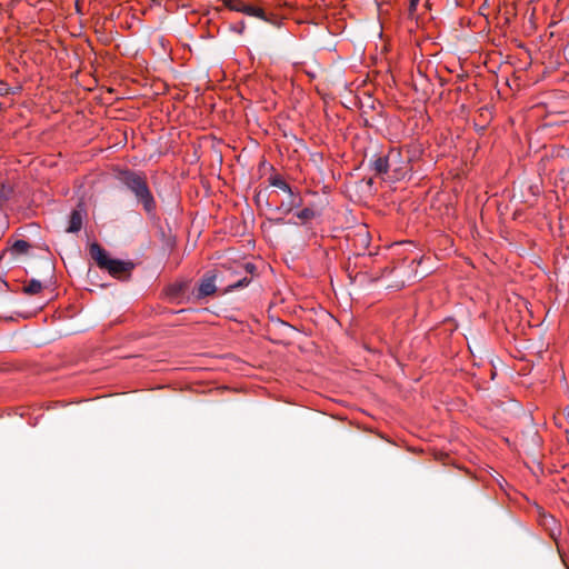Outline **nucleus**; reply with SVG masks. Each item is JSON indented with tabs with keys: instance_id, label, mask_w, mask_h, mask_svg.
Segmentation results:
<instances>
[{
	"instance_id": "obj_21",
	"label": "nucleus",
	"mask_w": 569,
	"mask_h": 569,
	"mask_svg": "<svg viewBox=\"0 0 569 569\" xmlns=\"http://www.w3.org/2000/svg\"><path fill=\"white\" fill-rule=\"evenodd\" d=\"M244 269L248 273H252V271L256 269V267L252 263H247Z\"/></svg>"
},
{
	"instance_id": "obj_16",
	"label": "nucleus",
	"mask_w": 569,
	"mask_h": 569,
	"mask_svg": "<svg viewBox=\"0 0 569 569\" xmlns=\"http://www.w3.org/2000/svg\"><path fill=\"white\" fill-rule=\"evenodd\" d=\"M30 248V244L26 240H17L12 249L18 253H26Z\"/></svg>"
},
{
	"instance_id": "obj_23",
	"label": "nucleus",
	"mask_w": 569,
	"mask_h": 569,
	"mask_svg": "<svg viewBox=\"0 0 569 569\" xmlns=\"http://www.w3.org/2000/svg\"><path fill=\"white\" fill-rule=\"evenodd\" d=\"M547 520H550V521L555 522V518L552 516H545V522Z\"/></svg>"
},
{
	"instance_id": "obj_5",
	"label": "nucleus",
	"mask_w": 569,
	"mask_h": 569,
	"mask_svg": "<svg viewBox=\"0 0 569 569\" xmlns=\"http://www.w3.org/2000/svg\"><path fill=\"white\" fill-rule=\"evenodd\" d=\"M287 200L281 201V203L277 207V211L289 214L293 209L302 206V198L299 191H291V193H287Z\"/></svg>"
},
{
	"instance_id": "obj_22",
	"label": "nucleus",
	"mask_w": 569,
	"mask_h": 569,
	"mask_svg": "<svg viewBox=\"0 0 569 569\" xmlns=\"http://www.w3.org/2000/svg\"><path fill=\"white\" fill-rule=\"evenodd\" d=\"M273 222H274L276 224H281V223H283L284 221H283V219H282V218H278V219H274V220H273Z\"/></svg>"
},
{
	"instance_id": "obj_11",
	"label": "nucleus",
	"mask_w": 569,
	"mask_h": 569,
	"mask_svg": "<svg viewBox=\"0 0 569 569\" xmlns=\"http://www.w3.org/2000/svg\"><path fill=\"white\" fill-rule=\"evenodd\" d=\"M268 180L271 186L279 188L286 193H291V191H293L280 174H272Z\"/></svg>"
},
{
	"instance_id": "obj_3",
	"label": "nucleus",
	"mask_w": 569,
	"mask_h": 569,
	"mask_svg": "<svg viewBox=\"0 0 569 569\" xmlns=\"http://www.w3.org/2000/svg\"><path fill=\"white\" fill-rule=\"evenodd\" d=\"M217 273L213 271L207 272L200 281L197 291V299H203L206 297L212 296L217 291L216 287Z\"/></svg>"
},
{
	"instance_id": "obj_13",
	"label": "nucleus",
	"mask_w": 569,
	"mask_h": 569,
	"mask_svg": "<svg viewBox=\"0 0 569 569\" xmlns=\"http://www.w3.org/2000/svg\"><path fill=\"white\" fill-rule=\"evenodd\" d=\"M251 279L252 278L250 276H244L240 279L233 280L229 282L228 286L224 288V292L247 287L251 282Z\"/></svg>"
},
{
	"instance_id": "obj_1",
	"label": "nucleus",
	"mask_w": 569,
	"mask_h": 569,
	"mask_svg": "<svg viewBox=\"0 0 569 569\" xmlns=\"http://www.w3.org/2000/svg\"><path fill=\"white\" fill-rule=\"evenodd\" d=\"M117 180L134 197L137 203L141 204L149 217L156 216L157 201L143 171L121 169L117 173Z\"/></svg>"
},
{
	"instance_id": "obj_20",
	"label": "nucleus",
	"mask_w": 569,
	"mask_h": 569,
	"mask_svg": "<svg viewBox=\"0 0 569 569\" xmlns=\"http://www.w3.org/2000/svg\"><path fill=\"white\" fill-rule=\"evenodd\" d=\"M20 91H21V87L20 86H18V87H11L10 86V94L14 96V94H18Z\"/></svg>"
},
{
	"instance_id": "obj_14",
	"label": "nucleus",
	"mask_w": 569,
	"mask_h": 569,
	"mask_svg": "<svg viewBox=\"0 0 569 569\" xmlns=\"http://www.w3.org/2000/svg\"><path fill=\"white\" fill-rule=\"evenodd\" d=\"M42 290V283L37 279H31L24 287L23 292L27 295H37Z\"/></svg>"
},
{
	"instance_id": "obj_7",
	"label": "nucleus",
	"mask_w": 569,
	"mask_h": 569,
	"mask_svg": "<svg viewBox=\"0 0 569 569\" xmlns=\"http://www.w3.org/2000/svg\"><path fill=\"white\" fill-rule=\"evenodd\" d=\"M86 211L82 206L79 204L77 209H73L69 217V226L67 232L77 233L81 230Z\"/></svg>"
},
{
	"instance_id": "obj_9",
	"label": "nucleus",
	"mask_w": 569,
	"mask_h": 569,
	"mask_svg": "<svg viewBox=\"0 0 569 569\" xmlns=\"http://www.w3.org/2000/svg\"><path fill=\"white\" fill-rule=\"evenodd\" d=\"M14 193L13 186L7 181H0V210L7 204Z\"/></svg>"
},
{
	"instance_id": "obj_6",
	"label": "nucleus",
	"mask_w": 569,
	"mask_h": 569,
	"mask_svg": "<svg viewBox=\"0 0 569 569\" xmlns=\"http://www.w3.org/2000/svg\"><path fill=\"white\" fill-rule=\"evenodd\" d=\"M387 159L391 168L390 171H392L395 173L393 177L398 179L400 176L403 174V161L401 151L397 148L390 149L387 153Z\"/></svg>"
},
{
	"instance_id": "obj_15",
	"label": "nucleus",
	"mask_w": 569,
	"mask_h": 569,
	"mask_svg": "<svg viewBox=\"0 0 569 569\" xmlns=\"http://www.w3.org/2000/svg\"><path fill=\"white\" fill-rule=\"evenodd\" d=\"M224 7L231 11L241 12L243 10L244 2L242 0H220Z\"/></svg>"
},
{
	"instance_id": "obj_19",
	"label": "nucleus",
	"mask_w": 569,
	"mask_h": 569,
	"mask_svg": "<svg viewBox=\"0 0 569 569\" xmlns=\"http://www.w3.org/2000/svg\"><path fill=\"white\" fill-rule=\"evenodd\" d=\"M420 0H410L409 2V8H408V13L410 17H413L416 10H417V6L419 3Z\"/></svg>"
},
{
	"instance_id": "obj_8",
	"label": "nucleus",
	"mask_w": 569,
	"mask_h": 569,
	"mask_svg": "<svg viewBox=\"0 0 569 569\" xmlns=\"http://www.w3.org/2000/svg\"><path fill=\"white\" fill-rule=\"evenodd\" d=\"M370 168L376 172V174L382 176L390 172V166L387 159V154L378 156L370 161Z\"/></svg>"
},
{
	"instance_id": "obj_4",
	"label": "nucleus",
	"mask_w": 569,
	"mask_h": 569,
	"mask_svg": "<svg viewBox=\"0 0 569 569\" xmlns=\"http://www.w3.org/2000/svg\"><path fill=\"white\" fill-rule=\"evenodd\" d=\"M189 283L188 280H183L169 284L166 289L167 297L171 301L181 302L188 291Z\"/></svg>"
},
{
	"instance_id": "obj_24",
	"label": "nucleus",
	"mask_w": 569,
	"mask_h": 569,
	"mask_svg": "<svg viewBox=\"0 0 569 569\" xmlns=\"http://www.w3.org/2000/svg\"><path fill=\"white\" fill-rule=\"evenodd\" d=\"M153 3H158L159 0H151Z\"/></svg>"
},
{
	"instance_id": "obj_12",
	"label": "nucleus",
	"mask_w": 569,
	"mask_h": 569,
	"mask_svg": "<svg viewBox=\"0 0 569 569\" xmlns=\"http://www.w3.org/2000/svg\"><path fill=\"white\" fill-rule=\"evenodd\" d=\"M319 214H320V212L316 211L315 209H312L310 207H306L296 213L297 218L299 220H301V222H303V223L315 219Z\"/></svg>"
},
{
	"instance_id": "obj_2",
	"label": "nucleus",
	"mask_w": 569,
	"mask_h": 569,
	"mask_svg": "<svg viewBox=\"0 0 569 569\" xmlns=\"http://www.w3.org/2000/svg\"><path fill=\"white\" fill-rule=\"evenodd\" d=\"M89 253L100 269L108 271L111 277L119 280H128L136 267L132 261L111 258L98 242L90 244Z\"/></svg>"
},
{
	"instance_id": "obj_18",
	"label": "nucleus",
	"mask_w": 569,
	"mask_h": 569,
	"mask_svg": "<svg viewBox=\"0 0 569 569\" xmlns=\"http://www.w3.org/2000/svg\"><path fill=\"white\" fill-rule=\"evenodd\" d=\"M10 96V86L6 81H0V97Z\"/></svg>"
},
{
	"instance_id": "obj_10",
	"label": "nucleus",
	"mask_w": 569,
	"mask_h": 569,
	"mask_svg": "<svg viewBox=\"0 0 569 569\" xmlns=\"http://www.w3.org/2000/svg\"><path fill=\"white\" fill-rule=\"evenodd\" d=\"M241 13L250 16V17H256V18L261 19L267 22L270 21V19L267 17L263 9H261L259 7L251 6V4L244 3L243 10L241 11Z\"/></svg>"
},
{
	"instance_id": "obj_17",
	"label": "nucleus",
	"mask_w": 569,
	"mask_h": 569,
	"mask_svg": "<svg viewBox=\"0 0 569 569\" xmlns=\"http://www.w3.org/2000/svg\"><path fill=\"white\" fill-rule=\"evenodd\" d=\"M230 29L239 34H242L246 29V22L243 20L232 24Z\"/></svg>"
}]
</instances>
